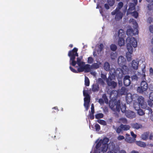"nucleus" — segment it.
I'll use <instances>...</instances> for the list:
<instances>
[{
  "instance_id": "f257e3e1",
  "label": "nucleus",
  "mask_w": 153,
  "mask_h": 153,
  "mask_svg": "<svg viewBox=\"0 0 153 153\" xmlns=\"http://www.w3.org/2000/svg\"><path fill=\"white\" fill-rule=\"evenodd\" d=\"M126 47L128 51L126 54V57L128 61H130L131 60V54H132L133 47L134 48L137 46V42L135 38L134 37H129L126 39Z\"/></svg>"
},
{
  "instance_id": "f03ea898",
  "label": "nucleus",
  "mask_w": 153,
  "mask_h": 153,
  "mask_svg": "<svg viewBox=\"0 0 153 153\" xmlns=\"http://www.w3.org/2000/svg\"><path fill=\"white\" fill-rule=\"evenodd\" d=\"M109 141V139L107 137H104L103 139H100L96 145V149L94 153L105 152L108 148V143Z\"/></svg>"
},
{
  "instance_id": "7ed1b4c3",
  "label": "nucleus",
  "mask_w": 153,
  "mask_h": 153,
  "mask_svg": "<svg viewBox=\"0 0 153 153\" xmlns=\"http://www.w3.org/2000/svg\"><path fill=\"white\" fill-rule=\"evenodd\" d=\"M109 105L112 109L116 110L118 111H120L121 110L122 112L125 113L126 111V105L121 103L120 100L110 101Z\"/></svg>"
},
{
  "instance_id": "20e7f679",
  "label": "nucleus",
  "mask_w": 153,
  "mask_h": 153,
  "mask_svg": "<svg viewBox=\"0 0 153 153\" xmlns=\"http://www.w3.org/2000/svg\"><path fill=\"white\" fill-rule=\"evenodd\" d=\"M120 66L121 67V69H118L116 70L114 69L113 70L116 76L118 78H121L123 77V75L126 73L128 70V67L126 65V64Z\"/></svg>"
},
{
  "instance_id": "39448f33",
  "label": "nucleus",
  "mask_w": 153,
  "mask_h": 153,
  "mask_svg": "<svg viewBox=\"0 0 153 153\" xmlns=\"http://www.w3.org/2000/svg\"><path fill=\"white\" fill-rule=\"evenodd\" d=\"M130 22H132L134 25L136 26L135 28H134V30L131 27H130L126 31V34L128 36H133L134 35L138 34L139 32L137 27H138L137 23L135 20L133 19H131L130 20Z\"/></svg>"
},
{
  "instance_id": "423d86ee",
  "label": "nucleus",
  "mask_w": 153,
  "mask_h": 153,
  "mask_svg": "<svg viewBox=\"0 0 153 153\" xmlns=\"http://www.w3.org/2000/svg\"><path fill=\"white\" fill-rule=\"evenodd\" d=\"M110 75L109 76L108 78L107 79L106 82L108 86L114 88L117 85V83L114 81L115 79L116 75L114 72L112 73V74L110 72Z\"/></svg>"
},
{
  "instance_id": "0eeeda50",
  "label": "nucleus",
  "mask_w": 153,
  "mask_h": 153,
  "mask_svg": "<svg viewBox=\"0 0 153 153\" xmlns=\"http://www.w3.org/2000/svg\"><path fill=\"white\" fill-rule=\"evenodd\" d=\"M148 88L147 83L144 80L142 81L140 83V85L137 88V91L141 94L146 93Z\"/></svg>"
},
{
  "instance_id": "6e6552de",
  "label": "nucleus",
  "mask_w": 153,
  "mask_h": 153,
  "mask_svg": "<svg viewBox=\"0 0 153 153\" xmlns=\"http://www.w3.org/2000/svg\"><path fill=\"white\" fill-rule=\"evenodd\" d=\"M85 62L83 65H82L80 67H79L77 69V71L79 72H82L85 71V72H88L90 71V65L88 64L85 65Z\"/></svg>"
},
{
  "instance_id": "1a4fd4ad",
  "label": "nucleus",
  "mask_w": 153,
  "mask_h": 153,
  "mask_svg": "<svg viewBox=\"0 0 153 153\" xmlns=\"http://www.w3.org/2000/svg\"><path fill=\"white\" fill-rule=\"evenodd\" d=\"M130 128V127L129 125L121 124L116 128V131L117 133L119 134L123 131H126L129 130Z\"/></svg>"
},
{
  "instance_id": "9d476101",
  "label": "nucleus",
  "mask_w": 153,
  "mask_h": 153,
  "mask_svg": "<svg viewBox=\"0 0 153 153\" xmlns=\"http://www.w3.org/2000/svg\"><path fill=\"white\" fill-rule=\"evenodd\" d=\"M78 49L76 48H74L72 50L70 51L68 53V56L70 58H75L76 56H78V54L77 52Z\"/></svg>"
},
{
  "instance_id": "9b49d317",
  "label": "nucleus",
  "mask_w": 153,
  "mask_h": 153,
  "mask_svg": "<svg viewBox=\"0 0 153 153\" xmlns=\"http://www.w3.org/2000/svg\"><path fill=\"white\" fill-rule=\"evenodd\" d=\"M138 102L140 105L141 108H145L147 106L146 103L145 101L144 98L142 96H139L137 99Z\"/></svg>"
},
{
  "instance_id": "f8f14e48",
  "label": "nucleus",
  "mask_w": 153,
  "mask_h": 153,
  "mask_svg": "<svg viewBox=\"0 0 153 153\" xmlns=\"http://www.w3.org/2000/svg\"><path fill=\"white\" fill-rule=\"evenodd\" d=\"M91 100L90 96L85 97L84 98V106L86 111H87L89 107V103Z\"/></svg>"
},
{
  "instance_id": "ddd939ff",
  "label": "nucleus",
  "mask_w": 153,
  "mask_h": 153,
  "mask_svg": "<svg viewBox=\"0 0 153 153\" xmlns=\"http://www.w3.org/2000/svg\"><path fill=\"white\" fill-rule=\"evenodd\" d=\"M139 61L138 59L133 60L131 63V67L134 70H137L138 68Z\"/></svg>"
},
{
  "instance_id": "4468645a",
  "label": "nucleus",
  "mask_w": 153,
  "mask_h": 153,
  "mask_svg": "<svg viewBox=\"0 0 153 153\" xmlns=\"http://www.w3.org/2000/svg\"><path fill=\"white\" fill-rule=\"evenodd\" d=\"M125 115L127 117L130 119H132L135 117V113L134 111L130 110L126 111Z\"/></svg>"
},
{
  "instance_id": "2eb2a0df",
  "label": "nucleus",
  "mask_w": 153,
  "mask_h": 153,
  "mask_svg": "<svg viewBox=\"0 0 153 153\" xmlns=\"http://www.w3.org/2000/svg\"><path fill=\"white\" fill-rule=\"evenodd\" d=\"M130 77L129 75H126L123 79L124 85L126 86H128L131 84Z\"/></svg>"
},
{
  "instance_id": "dca6fc26",
  "label": "nucleus",
  "mask_w": 153,
  "mask_h": 153,
  "mask_svg": "<svg viewBox=\"0 0 153 153\" xmlns=\"http://www.w3.org/2000/svg\"><path fill=\"white\" fill-rule=\"evenodd\" d=\"M133 95L131 93H128L127 94L126 96V100L127 104H130L134 100V98H133Z\"/></svg>"
},
{
  "instance_id": "f3484780",
  "label": "nucleus",
  "mask_w": 153,
  "mask_h": 153,
  "mask_svg": "<svg viewBox=\"0 0 153 153\" xmlns=\"http://www.w3.org/2000/svg\"><path fill=\"white\" fill-rule=\"evenodd\" d=\"M117 61L119 66L126 64V60L123 56H120L119 57Z\"/></svg>"
},
{
  "instance_id": "a211bd4d",
  "label": "nucleus",
  "mask_w": 153,
  "mask_h": 153,
  "mask_svg": "<svg viewBox=\"0 0 153 153\" xmlns=\"http://www.w3.org/2000/svg\"><path fill=\"white\" fill-rule=\"evenodd\" d=\"M99 89V86L97 83H94L91 86V90L94 92H97Z\"/></svg>"
},
{
  "instance_id": "6ab92c4d",
  "label": "nucleus",
  "mask_w": 153,
  "mask_h": 153,
  "mask_svg": "<svg viewBox=\"0 0 153 153\" xmlns=\"http://www.w3.org/2000/svg\"><path fill=\"white\" fill-rule=\"evenodd\" d=\"M135 9V6L134 4L131 3L130 5L129 8L127 10V14L128 15L130 14L132 12V11Z\"/></svg>"
},
{
  "instance_id": "aec40b11",
  "label": "nucleus",
  "mask_w": 153,
  "mask_h": 153,
  "mask_svg": "<svg viewBox=\"0 0 153 153\" xmlns=\"http://www.w3.org/2000/svg\"><path fill=\"white\" fill-rule=\"evenodd\" d=\"M123 16V13L119 10V11H118V13H117L116 15H115V19L116 20L119 21L122 18Z\"/></svg>"
},
{
  "instance_id": "412c9836",
  "label": "nucleus",
  "mask_w": 153,
  "mask_h": 153,
  "mask_svg": "<svg viewBox=\"0 0 153 153\" xmlns=\"http://www.w3.org/2000/svg\"><path fill=\"white\" fill-rule=\"evenodd\" d=\"M125 33L124 30L122 29H120L118 31V36L119 38H123L125 35Z\"/></svg>"
},
{
  "instance_id": "4be33fe9",
  "label": "nucleus",
  "mask_w": 153,
  "mask_h": 153,
  "mask_svg": "<svg viewBox=\"0 0 153 153\" xmlns=\"http://www.w3.org/2000/svg\"><path fill=\"white\" fill-rule=\"evenodd\" d=\"M118 44L120 46H122L124 45L125 44V41L123 38H119L118 40Z\"/></svg>"
},
{
  "instance_id": "5701e85b",
  "label": "nucleus",
  "mask_w": 153,
  "mask_h": 153,
  "mask_svg": "<svg viewBox=\"0 0 153 153\" xmlns=\"http://www.w3.org/2000/svg\"><path fill=\"white\" fill-rule=\"evenodd\" d=\"M149 134V132H146L143 133L141 135L142 139L143 140H146L148 139V137Z\"/></svg>"
},
{
  "instance_id": "b1692460",
  "label": "nucleus",
  "mask_w": 153,
  "mask_h": 153,
  "mask_svg": "<svg viewBox=\"0 0 153 153\" xmlns=\"http://www.w3.org/2000/svg\"><path fill=\"white\" fill-rule=\"evenodd\" d=\"M104 68L106 71H108L110 70V65L109 63L107 62H105L104 64Z\"/></svg>"
},
{
  "instance_id": "393cba45",
  "label": "nucleus",
  "mask_w": 153,
  "mask_h": 153,
  "mask_svg": "<svg viewBox=\"0 0 153 153\" xmlns=\"http://www.w3.org/2000/svg\"><path fill=\"white\" fill-rule=\"evenodd\" d=\"M136 143L137 145L140 147H144L146 146V145L145 143L141 141H136Z\"/></svg>"
},
{
  "instance_id": "a878e982",
  "label": "nucleus",
  "mask_w": 153,
  "mask_h": 153,
  "mask_svg": "<svg viewBox=\"0 0 153 153\" xmlns=\"http://www.w3.org/2000/svg\"><path fill=\"white\" fill-rule=\"evenodd\" d=\"M82 58H81L80 57H78L77 58V64L78 65V66L79 67L81 66L82 65H83V64L85 62H84L81 61V59Z\"/></svg>"
},
{
  "instance_id": "bb28decb",
  "label": "nucleus",
  "mask_w": 153,
  "mask_h": 153,
  "mask_svg": "<svg viewBox=\"0 0 153 153\" xmlns=\"http://www.w3.org/2000/svg\"><path fill=\"white\" fill-rule=\"evenodd\" d=\"M132 126L135 129H138L142 127V125L140 124L135 123L132 124Z\"/></svg>"
},
{
  "instance_id": "cd10ccee",
  "label": "nucleus",
  "mask_w": 153,
  "mask_h": 153,
  "mask_svg": "<svg viewBox=\"0 0 153 153\" xmlns=\"http://www.w3.org/2000/svg\"><path fill=\"white\" fill-rule=\"evenodd\" d=\"M133 106L135 109L136 110L138 109L141 108L140 105L137 102L134 101L133 103Z\"/></svg>"
},
{
  "instance_id": "c85d7f7f",
  "label": "nucleus",
  "mask_w": 153,
  "mask_h": 153,
  "mask_svg": "<svg viewBox=\"0 0 153 153\" xmlns=\"http://www.w3.org/2000/svg\"><path fill=\"white\" fill-rule=\"evenodd\" d=\"M75 58H70V64L73 66H75L77 64V62L75 61Z\"/></svg>"
},
{
  "instance_id": "c756f323",
  "label": "nucleus",
  "mask_w": 153,
  "mask_h": 153,
  "mask_svg": "<svg viewBox=\"0 0 153 153\" xmlns=\"http://www.w3.org/2000/svg\"><path fill=\"white\" fill-rule=\"evenodd\" d=\"M99 65L97 63H96L92 64L91 66V68L92 69H97L99 68Z\"/></svg>"
},
{
  "instance_id": "7c9ffc66",
  "label": "nucleus",
  "mask_w": 153,
  "mask_h": 153,
  "mask_svg": "<svg viewBox=\"0 0 153 153\" xmlns=\"http://www.w3.org/2000/svg\"><path fill=\"white\" fill-rule=\"evenodd\" d=\"M85 85L87 86H88L90 85V81L88 78L87 77H85Z\"/></svg>"
},
{
  "instance_id": "2f4dec72",
  "label": "nucleus",
  "mask_w": 153,
  "mask_h": 153,
  "mask_svg": "<svg viewBox=\"0 0 153 153\" xmlns=\"http://www.w3.org/2000/svg\"><path fill=\"white\" fill-rule=\"evenodd\" d=\"M115 0H107V3L110 7L113 6L114 4Z\"/></svg>"
},
{
  "instance_id": "473e14b6",
  "label": "nucleus",
  "mask_w": 153,
  "mask_h": 153,
  "mask_svg": "<svg viewBox=\"0 0 153 153\" xmlns=\"http://www.w3.org/2000/svg\"><path fill=\"white\" fill-rule=\"evenodd\" d=\"M104 117V115L102 113H99L95 115V117L97 119H99L102 118Z\"/></svg>"
},
{
  "instance_id": "72a5a7b5",
  "label": "nucleus",
  "mask_w": 153,
  "mask_h": 153,
  "mask_svg": "<svg viewBox=\"0 0 153 153\" xmlns=\"http://www.w3.org/2000/svg\"><path fill=\"white\" fill-rule=\"evenodd\" d=\"M137 113L140 116H142L145 114V112L144 111L140 108L137 110Z\"/></svg>"
},
{
  "instance_id": "f704fd0d",
  "label": "nucleus",
  "mask_w": 153,
  "mask_h": 153,
  "mask_svg": "<svg viewBox=\"0 0 153 153\" xmlns=\"http://www.w3.org/2000/svg\"><path fill=\"white\" fill-rule=\"evenodd\" d=\"M126 89L125 87H122L120 90V93L122 95H125L126 94Z\"/></svg>"
},
{
  "instance_id": "c9c22d12",
  "label": "nucleus",
  "mask_w": 153,
  "mask_h": 153,
  "mask_svg": "<svg viewBox=\"0 0 153 153\" xmlns=\"http://www.w3.org/2000/svg\"><path fill=\"white\" fill-rule=\"evenodd\" d=\"M110 56L112 59H114L117 56V54L116 53L111 52V53Z\"/></svg>"
},
{
  "instance_id": "e433bc0d",
  "label": "nucleus",
  "mask_w": 153,
  "mask_h": 153,
  "mask_svg": "<svg viewBox=\"0 0 153 153\" xmlns=\"http://www.w3.org/2000/svg\"><path fill=\"white\" fill-rule=\"evenodd\" d=\"M131 82L137 81L138 80V77L135 74L131 76Z\"/></svg>"
},
{
  "instance_id": "4c0bfd02",
  "label": "nucleus",
  "mask_w": 153,
  "mask_h": 153,
  "mask_svg": "<svg viewBox=\"0 0 153 153\" xmlns=\"http://www.w3.org/2000/svg\"><path fill=\"white\" fill-rule=\"evenodd\" d=\"M110 48L112 51H115L117 49V47L115 45L112 44L110 45Z\"/></svg>"
},
{
  "instance_id": "58836bf2",
  "label": "nucleus",
  "mask_w": 153,
  "mask_h": 153,
  "mask_svg": "<svg viewBox=\"0 0 153 153\" xmlns=\"http://www.w3.org/2000/svg\"><path fill=\"white\" fill-rule=\"evenodd\" d=\"M123 3L122 2H120L117 5V9H119V10L123 7Z\"/></svg>"
},
{
  "instance_id": "ea45409f",
  "label": "nucleus",
  "mask_w": 153,
  "mask_h": 153,
  "mask_svg": "<svg viewBox=\"0 0 153 153\" xmlns=\"http://www.w3.org/2000/svg\"><path fill=\"white\" fill-rule=\"evenodd\" d=\"M102 98L103 99L105 102L106 103H108V100L107 97L105 94H103L102 96Z\"/></svg>"
},
{
  "instance_id": "a19ab883",
  "label": "nucleus",
  "mask_w": 153,
  "mask_h": 153,
  "mask_svg": "<svg viewBox=\"0 0 153 153\" xmlns=\"http://www.w3.org/2000/svg\"><path fill=\"white\" fill-rule=\"evenodd\" d=\"M120 122L123 124H126L127 123V120L125 118H122L120 119Z\"/></svg>"
},
{
  "instance_id": "79ce46f5",
  "label": "nucleus",
  "mask_w": 153,
  "mask_h": 153,
  "mask_svg": "<svg viewBox=\"0 0 153 153\" xmlns=\"http://www.w3.org/2000/svg\"><path fill=\"white\" fill-rule=\"evenodd\" d=\"M130 14H131L132 16H134L135 18H137L138 16V13L136 11L132 12Z\"/></svg>"
},
{
  "instance_id": "37998d69",
  "label": "nucleus",
  "mask_w": 153,
  "mask_h": 153,
  "mask_svg": "<svg viewBox=\"0 0 153 153\" xmlns=\"http://www.w3.org/2000/svg\"><path fill=\"white\" fill-rule=\"evenodd\" d=\"M98 122L100 124L103 125H106L105 121L102 120H97Z\"/></svg>"
},
{
  "instance_id": "c03bdc74",
  "label": "nucleus",
  "mask_w": 153,
  "mask_h": 153,
  "mask_svg": "<svg viewBox=\"0 0 153 153\" xmlns=\"http://www.w3.org/2000/svg\"><path fill=\"white\" fill-rule=\"evenodd\" d=\"M98 83L102 85H104L105 83L103 80L101 78H99L98 79Z\"/></svg>"
},
{
  "instance_id": "a18cd8bd",
  "label": "nucleus",
  "mask_w": 153,
  "mask_h": 153,
  "mask_svg": "<svg viewBox=\"0 0 153 153\" xmlns=\"http://www.w3.org/2000/svg\"><path fill=\"white\" fill-rule=\"evenodd\" d=\"M94 127H95V129L97 131H99L100 129V127L99 125L98 124H95L94 126Z\"/></svg>"
},
{
  "instance_id": "49530a36",
  "label": "nucleus",
  "mask_w": 153,
  "mask_h": 153,
  "mask_svg": "<svg viewBox=\"0 0 153 153\" xmlns=\"http://www.w3.org/2000/svg\"><path fill=\"white\" fill-rule=\"evenodd\" d=\"M94 61L93 58L91 57H89L88 58V62L89 64H91Z\"/></svg>"
},
{
  "instance_id": "de8ad7c7",
  "label": "nucleus",
  "mask_w": 153,
  "mask_h": 153,
  "mask_svg": "<svg viewBox=\"0 0 153 153\" xmlns=\"http://www.w3.org/2000/svg\"><path fill=\"white\" fill-rule=\"evenodd\" d=\"M118 11H119V9H117V8H116V9L114 10H113L111 13V14L112 15H116L117 13H118Z\"/></svg>"
},
{
  "instance_id": "09e8293b",
  "label": "nucleus",
  "mask_w": 153,
  "mask_h": 153,
  "mask_svg": "<svg viewBox=\"0 0 153 153\" xmlns=\"http://www.w3.org/2000/svg\"><path fill=\"white\" fill-rule=\"evenodd\" d=\"M152 101L151 100H148L147 101V102L148 105L151 107H153V103Z\"/></svg>"
},
{
  "instance_id": "8fccbe9b",
  "label": "nucleus",
  "mask_w": 153,
  "mask_h": 153,
  "mask_svg": "<svg viewBox=\"0 0 153 153\" xmlns=\"http://www.w3.org/2000/svg\"><path fill=\"white\" fill-rule=\"evenodd\" d=\"M83 96L85 97L89 96V95L88 94L87 92V91L84 90L83 91Z\"/></svg>"
},
{
  "instance_id": "3c124183",
  "label": "nucleus",
  "mask_w": 153,
  "mask_h": 153,
  "mask_svg": "<svg viewBox=\"0 0 153 153\" xmlns=\"http://www.w3.org/2000/svg\"><path fill=\"white\" fill-rule=\"evenodd\" d=\"M104 45H103L101 43L100 44L99 47V48L100 50V52H101L103 49Z\"/></svg>"
},
{
  "instance_id": "603ef678",
  "label": "nucleus",
  "mask_w": 153,
  "mask_h": 153,
  "mask_svg": "<svg viewBox=\"0 0 153 153\" xmlns=\"http://www.w3.org/2000/svg\"><path fill=\"white\" fill-rule=\"evenodd\" d=\"M149 98L150 100L153 101V92L150 93Z\"/></svg>"
},
{
  "instance_id": "864d4df0",
  "label": "nucleus",
  "mask_w": 153,
  "mask_h": 153,
  "mask_svg": "<svg viewBox=\"0 0 153 153\" xmlns=\"http://www.w3.org/2000/svg\"><path fill=\"white\" fill-rule=\"evenodd\" d=\"M101 77L102 78V79H103L104 80H106L107 78L106 76L105 75L103 74H101Z\"/></svg>"
},
{
  "instance_id": "5fc2aeb1",
  "label": "nucleus",
  "mask_w": 153,
  "mask_h": 153,
  "mask_svg": "<svg viewBox=\"0 0 153 153\" xmlns=\"http://www.w3.org/2000/svg\"><path fill=\"white\" fill-rule=\"evenodd\" d=\"M91 113L92 114H94V105L93 104H92L91 105Z\"/></svg>"
},
{
  "instance_id": "6e6d98bb",
  "label": "nucleus",
  "mask_w": 153,
  "mask_h": 153,
  "mask_svg": "<svg viewBox=\"0 0 153 153\" xmlns=\"http://www.w3.org/2000/svg\"><path fill=\"white\" fill-rule=\"evenodd\" d=\"M69 68L70 70L74 73H77L78 72V71L77 72V71H76V70L73 68L71 66H70Z\"/></svg>"
},
{
  "instance_id": "4d7b16f0",
  "label": "nucleus",
  "mask_w": 153,
  "mask_h": 153,
  "mask_svg": "<svg viewBox=\"0 0 153 153\" xmlns=\"http://www.w3.org/2000/svg\"><path fill=\"white\" fill-rule=\"evenodd\" d=\"M124 139V137L123 136L119 135L117 137V139L119 140H123Z\"/></svg>"
},
{
  "instance_id": "13d9d810",
  "label": "nucleus",
  "mask_w": 153,
  "mask_h": 153,
  "mask_svg": "<svg viewBox=\"0 0 153 153\" xmlns=\"http://www.w3.org/2000/svg\"><path fill=\"white\" fill-rule=\"evenodd\" d=\"M128 139L126 138L127 139V140L129 143H132L133 141H134L133 139V138H131V137H128Z\"/></svg>"
},
{
  "instance_id": "bf43d9fd",
  "label": "nucleus",
  "mask_w": 153,
  "mask_h": 153,
  "mask_svg": "<svg viewBox=\"0 0 153 153\" xmlns=\"http://www.w3.org/2000/svg\"><path fill=\"white\" fill-rule=\"evenodd\" d=\"M149 30L152 33H153V25H151L149 27Z\"/></svg>"
},
{
  "instance_id": "052dcab7",
  "label": "nucleus",
  "mask_w": 153,
  "mask_h": 153,
  "mask_svg": "<svg viewBox=\"0 0 153 153\" xmlns=\"http://www.w3.org/2000/svg\"><path fill=\"white\" fill-rule=\"evenodd\" d=\"M98 102L101 104H103L104 103V100L102 98H100L99 99Z\"/></svg>"
},
{
  "instance_id": "680f3d73",
  "label": "nucleus",
  "mask_w": 153,
  "mask_h": 153,
  "mask_svg": "<svg viewBox=\"0 0 153 153\" xmlns=\"http://www.w3.org/2000/svg\"><path fill=\"white\" fill-rule=\"evenodd\" d=\"M89 117L90 119L93 120L94 118V114H92V113H90L89 114Z\"/></svg>"
},
{
  "instance_id": "e2e57ef3",
  "label": "nucleus",
  "mask_w": 153,
  "mask_h": 153,
  "mask_svg": "<svg viewBox=\"0 0 153 153\" xmlns=\"http://www.w3.org/2000/svg\"><path fill=\"white\" fill-rule=\"evenodd\" d=\"M109 6L108 4H104V7L107 10H108L109 9Z\"/></svg>"
},
{
  "instance_id": "0e129e2a",
  "label": "nucleus",
  "mask_w": 153,
  "mask_h": 153,
  "mask_svg": "<svg viewBox=\"0 0 153 153\" xmlns=\"http://www.w3.org/2000/svg\"><path fill=\"white\" fill-rule=\"evenodd\" d=\"M147 21V22L149 23V24H151L152 22V18L151 17L149 18L148 19Z\"/></svg>"
},
{
  "instance_id": "69168bd1",
  "label": "nucleus",
  "mask_w": 153,
  "mask_h": 153,
  "mask_svg": "<svg viewBox=\"0 0 153 153\" xmlns=\"http://www.w3.org/2000/svg\"><path fill=\"white\" fill-rule=\"evenodd\" d=\"M145 67L144 66V68L142 70V72L143 74V76L144 77L146 76V75L145 74Z\"/></svg>"
},
{
  "instance_id": "338daca9",
  "label": "nucleus",
  "mask_w": 153,
  "mask_h": 153,
  "mask_svg": "<svg viewBox=\"0 0 153 153\" xmlns=\"http://www.w3.org/2000/svg\"><path fill=\"white\" fill-rule=\"evenodd\" d=\"M131 134L132 137H133L134 138H135L137 137V135L136 134H135L133 131H131Z\"/></svg>"
},
{
  "instance_id": "774afa93",
  "label": "nucleus",
  "mask_w": 153,
  "mask_h": 153,
  "mask_svg": "<svg viewBox=\"0 0 153 153\" xmlns=\"http://www.w3.org/2000/svg\"><path fill=\"white\" fill-rule=\"evenodd\" d=\"M149 139L150 140H153V133H151L149 137Z\"/></svg>"
}]
</instances>
